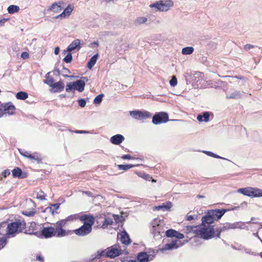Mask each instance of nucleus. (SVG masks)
Wrapping results in <instances>:
<instances>
[{
  "label": "nucleus",
  "mask_w": 262,
  "mask_h": 262,
  "mask_svg": "<svg viewBox=\"0 0 262 262\" xmlns=\"http://www.w3.org/2000/svg\"><path fill=\"white\" fill-rule=\"evenodd\" d=\"M154 257V255L148 254L146 252H140L137 256L139 262H148L152 260Z\"/></svg>",
  "instance_id": "obj_13"
},
{
  "label": "nucleus",
  "mask_w": 262,
  "mask_h": 262,
  "mask_svg": "<svg viewBox=\"0 0 262 262\" xmlns=\"http://www.w3.org/2000/svg\"><path fill=\"white\" fill-rule=\"evenodd\" d=\"M80 216L78 214H72L68 216L66 219L62 220V221H65V224H67L68 222H72L74 221H76L79 219H80Z\"/></svg>",
  "instance_id": "obj_38"
},
{
  "label": "nucleus",
  "mask_w": 262,
  "mask_h": 262,
  "mask_svg": "<svg viewBox=\"0 0 262 262\" xmlns=\"http://www.w3.org/2000/svg\"><path fill=\"white\" fill-rule=\"evenodd\" d=\"M50 72L46 74L45 76L46 79L43 80V82L49 86H50L54 82V79L50 77Z\"/></svg>",
  "instance_id": "obj_39"
},
{
  "label": "nucleus",
  "mask_w": 262,
  "mask_h": 262,
  "mask_svg": "<svg viewBox=\"0 0 262 262\" xmlns=\"http://www.w3.org/2000/svg\"><path fill=\"white\" fill-rule=\"evenodd\" d=\"M198 226H187L184 228V231L187 233H192L196 236Z\"/></svg>",
  "instance_id": "obj_32"
},
{
  "label": "nucleus",
  "mask_w": 262,
  "mask_h": 262,
  "mask_svg": "<svg viewBox=\"0 0 262 262\" xmlns=\"http://www.w3.org/2000/svg\"><path fill=\"white\" fill-rule=\"evenodd\" d=\"M2 237H0V250L3 248L7 243V235H1Z\"/></svg>",
  "instance_id": "obj_43"
},
{
  "label": "nucleus",
  "mask_w": 262,
  "mask_h": 262,
  "mask_svg": "<svg viewBox=\"0 0 262 262\" xmlns=\"http://www.w3.org/2000/svg\"><path fill=\"white\" fill-rule=\"evenodd\" d=\"M107 252V249H105L104 250L98 251L95 257L93 258V259H99L102 257H107V255L106 254Z\"/></svg>",
  "instance_id": "obj_34"
},
{
  "label": "nucleus",
  "mask_w": 262,
  "mask_h": 262,
  "mask_svg": "<svg viewBox=\"0 0 262 262\" xmlns=\"http://www.w3.org/2000/svg\"><path fill=\"white\" fill-rule=\"evenodd\" d=\"M92 230V228L83 224L79 228L76 229L74 232L79 236H85L91 233Z\"/></svg>",
  "instance_id": "obj_11"
},
{
  "label": "nucleus",
  "mask_w": 262,
  "mask_h": 262,
  "mask_svg": "<svg viewBox=\"0 0 262 262\" xmlns=\"http://www.w3.org/2000/svg\"><path fill=\"white\" fill-rule=\"evenodd\" d=\"M170 84L171 86H175L177 84V79L175 76H173L170 80Z\"/></svg>",
  "instance_id": "obj_51"
},
{
  "label": "nucleus",
  "mask_w": 262,
  "mask_h": 262,
  "mask_svg": "<svg viewBox=\"0 0 262 262\" xmlns=\"http://www.w3.org/2000/svg\"><path fill=\"white\" fill-rule=\"evenodd\" d=\"M252 187H248L244 188H240L237 190V192L245 195H247L252 198Z\"/></svg>",
  "instance_id": "obj_28"
},
{
  "label": "nucleus",
  "mask_w": 262,
  "mask_h": 262,
  "mask_svg": "<svg viewBox=\"0 0 262 262\" xmlns=\"http://www.w3.org/2000/svg\"><path fill=\"white\" fill-rule=\"evenodd\" d=\"M203 152L204 153H205V154H206L207 155H208V156H210L213 158H217V159H222L230 161L229 160H228L226 158L222 157L217 155H216L211 151L204 150V151H203Z\"/></svg>",
  "instance_id": "obj_44"
},
{
  "label": "nucleus",
  "mask_w": 262,
  "mask_h": 262,
  "mask_svg": "<svg viewBox=\"0 0 262 262\" xmlns=\"http://www.w3.org/2000/svg\"><path fill=\"white\" fill-rule=\"evenodd\" d=\"M4 116L2 105L0 106V118Z\"/></svg>",
  "instance_id": "obj_64"
},
{
  "label": "nucleus",
  "mask_w": 262,
  "mask_h": 262,
  "mask_svg": "<svg viewBox=\"0 0 262 262\" xmlns=\"http://www.w3.org/2000/svg\"><path fill=\"white\" fill-rule=\"evenodd\" d=\"M125 140L124 137L121 134H117L110 138V142L114 145H119Z\"/></svg>",
  "instance_id": "obj_19"
},
{
  "label": "nucleus",
  "mask_w": 262,
  "mask_h": 262,
  "mask_svg": "<svg viewBox=\"0 0 262 262\" xmlns=\"http://www.w3.org/2000/svg\"><path fill=\"white\" fill-rule=\"evenodd\" d=\"M121 158L123 160H129V159H133L134 158L131 156L130 155H124L121 157Z\"/></svg>",
  "instance_id": "obj_56"
},
{
  "label": "nucleus",
  "mask_w": 262,
  "mask_h": 262,
  "mask_svg": "<svg viewBox=\"0 0 262 262\" xmlns=\"http://www.w3.org/2000/svg\"><path fill=\"white\" fill-rule=\"evenodd\" d=\"M12 175L14 177L18 178H24L26 177L25 174H23L22 170L19 167H16L12 171Z\"/></svg>",
  "instance_id": "obj_27"
},
{
  "label": "nucleus",
  "mask_w": 262,
  "mask_h": 262,
  "mask_svg": "<svg viewBox=\"0 0 262 262\" xmlns=\"http://www.w3.org/2000/svg\"><path fill=\"white\" fill-rule=\"evenodd\" d=\"M150 224L151 227L150 230L154 236L157 239L161 238L165 230L167 229V227H165L164 221L157 218L155 219Z\"/></svg>",
  "instance_id": "obj_2"
},
{
  "label": "nucleus",
  "mask_w": 262,
  "mask_h": 262,
  "mask_svg": "<svg viewBox=\"0 0 262 262\" xmlns=\"http://www.w3.org/2000/svg\"><path fill=\"white\" fill-rule=\"evenodd\" d=\"M26 227V224L23 220H17L8 224L7 235L8 237H14L16 234L23 232Z\"/></svg>",
  "instance_id": "obj_1"
},
{
  "label": "nucleus",
  "mask_w": 262,
  "mask_h": 262,
  "mask_svg": "<svg viewBox=\"0 0 262 262\" xmlns=\"http://www.w3.org/2000/svg\"><path fill=\"white\" fill-rule=\"evenodd\" d=\"M143 178L146 180H148L149 181V180L150 179H151V178L149 176V175L147 174H145V173H144L143 174Z\"/></svg>",
  "instance_id": "obj_63"
},
{
  "label": "nucleus",
  "mask_w": 262,
  "mask_h": 262,
  "mask_svg": "<svg viewBox=\"0 0 262 262\" xmlns=\"http://www.w3.org/2000/svg\"><path fill=\"white\" fill-rule=\"evenodd\" d=\"M214 230L211 226H198L196 236L204 239H209L214 237Z\"/></svg>",
  "instance_id": "obj_4"
},
{
  "label": "nucleus",
  "mask_w": 262,
  "mask_h": 262,
  "mask_svg": "<svg viewBox=\"0 0 262 262\" xmlns=\"http://www.w3.org/2000/svg\"><path fill=\"white\" fill-rule=\"evenodd\" d=\"M80 40L78 39L74 40L67 48V49H76V48L80 49L81 47Z\"/></svg>",
  "instance_id": "obj_36"
},
{
  "label": "nucleus",
  "mask_w": 262,
  "mask_h": 262,
  "mask_svg": "<svg viewBox=\"0 0 262 262\" xmlns=\"http://www.w3.org/2000/svg\"><path fill=\"white\" fill-rule=\"evenodd\" d=\"M64 86L63 82L60 80L55 83L54 82L53 84L49 86L51 88L50 91L52 93H56L62 91L64 89Z\"/></svg>",
  "instance_id": "obj_14"
},
{
  "label": "nucleus",
  "mask_w": 262,
  "mask_h": 262,
  "mask_svg": "<svg viewBox=\"0 0 262 262\" xmlns=\"http://www.w3.org/2000/svg\"><path fill=\"white\" fill-rule=\"evenodd\" d=\"M75 84H74V82L68 83L67 84L66 88V91L67 92H69V91H71L73 89L75 90Z\"/></svg>",
  "instance_id": "obj_50"
},
{
  "label": "nucleus",
  "mask_w": 262,
  "mask_h": 262,
  "mask_svg": "<svg viewBox=\"0 0 262 262\" xmlns=\"http://www.w3.org/2000/svg\"><path fill=\"white\" fill-rule=\"evenodd\" d=\"M104 96V95L102 94H99L97 96L95 99H94L93 103L94 104H100L102 100V98Z\"/></svg>",
  "instance_id": "obj_48"
},
{
  "label": "nucleus",
  "mask_w": 262,
  "mask_h": 262,
  "mask_svg": "<svg viewBox=\"0 0 262 262\" xmlns=\"http://www.w3.org/2000/svg\"><path fill=\"white\" fill-rule=\"evenodd\" d=\"M193 50H182V53L183 55H190L191 54Z\"/></svg>",
  "instance_id": "obj_57"
},
{
  "label": "nucleus",
  "mask_w": 262,
  "mask_h": 262,
  "mask_svg": "<svg viewBox=\"0 0 262 262\" xmlns=\"http://www.w3.org/2000/svg\"><path fill=\"white\" fill-rule=\"evenodd\" d=\"M136 21L138 24H141L145 23L147 21V18L144 17H140L137 19Z\"/></svg>",
  "instance_id": "obj_53"
},
{
  "label": "nucleus",
  "mask_w": 262,
  "mask_h": 262,
  "mask_svg": "<svg viewBox=\"0 0 262 262\" xmlns=\"http://www.w3.org/2000/svg\"><path fill=\"white\" fill-rule=\"evenodd\" d=\"M54 229L53 227H45L42 230L41 233L46 238H49L54 235Z\"/></svg>",
  "instance_id": "obj_21"
},
{
  "label": "nucleus",
  "mask_w": 262,
  "mask_h": 262,
  "mask_svg": "<svg viewBox=\"0 0 262 262\" xmlns=\"http://www.w3.org/2000/svg\"><path fill=\"white\" fill-rule=\"evenodd\" d=\"M113 223V219L109 217H105L102 227L104 229L106 228L108 225H111Z\"/></svg>",
  "instance_id": "obj_40"
},
{
  "label": "nucleus",
  "mask_w": 262,
  "mask_h": 262,
  "mask_svg": "<svg viewBox=\"0 0 262 262\" xmlns=\"http://www.w3.org/2000/svg\"><path fill=\"white\" fill-rule=\"evenodd\" d=\"M89 47L91 48H96L98 47V43L97 41H94L91 43Z\"/></svg>",
  "instance_id": "obj_58"
},
{
  "label": "nucleus",
  "mask_w": 262,
  "mask_h": 262,
  "mask_svg": "<svg viewBox=\"0 0 262 262\" xmlns=\"http://www.w3.org/2000/svg\"><path fill=\"white\" fill-rule=\"evenodd\" d=\"M242 96V93L240 91H235L231 93L230 95L227 96L228 98L237 99L239 98Z\"/></svg>",
  "instance_id": "obj_46"
},
{
  "label": "nucleus",
  "mask_w": 262,
  "mask_h": 262,
  "mask_svg": "<svg viewBox=\"0 0 262 262\" xmlns=\"http://www.w3.org/2000/svg\"><path fill=\"white\" fill-rule=\"evenodd\" d=\"M19 153L25 157L29 158L31 160H38L39 159V156L37 153H34L33 155L29 154L27 151H23L19 149Z\"/></svg>",
  "instance_id": "obj_23"
},
{
  "label": "nucleus",
  "mask_w": 262,
  "mask_h": 262,
  "mask_svg": "<svg viewBox=\"0 0 262 262\" xmlns=\"http://www.w3.org/2000/svg\"><path fill=\"white\" fill-rule=\"evenodd\" d=\"M244 223L242 222H236L233 224H228L224 227L227 229H237V228H244Z\"/></svg>",
  "instance_id": "obj_26"
},
{
  "label": "nucleus",
  "mask_w": 262,
  "mask_h": 262,
  "mask_svg": "<svg viewBox=\"0 0 262 262\" xmlns=\"http://www.w3.org/2000/svg\"><path fill=\"white\" fill-rule=\"evenodd\" d=\"M193 76V72L190 70H187L184 74V77L185 78L186 83L187 84L191 83V78Z\"/></svg>",
  "instance_id": "obj_33"
},
{
  "label": "nucleus",
  "mask_w": 262,
  "mask_h": 262,
  "mask_svg": "<svg viewBox=\"0 0 262 262\" xmlns=\"http://www.w3.org/2000/svg\"><path fill=\"white\" fill-rule=\"evenodd\" d=\"M59 203H56L51 205L50 207H48L46 209V211L51 213L52 215H54L55 213H57L56 210L59 208Z\"/></svg>",
  "instance_id": "obj_30"
},
{
  "label": "nucleus",
  "mask_w": 262,
  "mask_h": 262,
  "mask_svg": "<svg viewBox=\"0 0 262 262\" xmlns=\"http://www.w3.org/2000/svg\"><path fill=\"white\" fill-rule=\"evenodd\" d=\"M74 132L77 134H88L89 133V132L85 131V130H75Z\"/></svg>",
  "instance_id": "obj_61"
},
{
  "label": "nucleus",
  "mask_w": 262,
  "mask_h": 262,
  "mask_svg": "<svg viewBox=\"0 0 262 262\" xmlns=\"http://www.w3.org/2000/svg\"><path fill=\"white\" fill-rule=\"evenodd\" d=\"M78 104L80 107H83L86 105V101L84 99H80L78 100Z\"/></svg>",
  "instance_id": "obj_54"
},
{
  "label": "nucleus",
  "mask_w": 262,
  "mask_h": 262,
  "mask_svg": "<svg viewBox=\"0 0 262 262\" xmlns=\"http://www.w3.org/2000/svg\"><path fill=\"white\" fill-rule=\"evenodd\" d=\"M203 78L204 75L202 73L200 72H193V76L191 78L190 84H191L194 88H199Z\"/></svg>",
  "instance_id": "obj_10"
},
{
  "label": "nucleus",
  "mask_w": 262,
  "mask_h": 262,
  "mask_svg": "<svg viewBox=\"0 0 262 262\" xmlns=\"http://www.w3.org/2000/svg\"><path fill=\"white\" fill-rule=\"evenodd\" d=\"M134 166L135 165L132 164L118 165V168L120 170H127Z\"/></svg>",
  "instance_id": "obj_45"
},
{
  "label": "nucleus",
  "mask_w": 262,
  "mask_h": 262,
  "mask_svg": "<svg viewBox=\"0 0 262 262\" xmlns=\"http://www.w3.org/2000/svg\"><path fill=\"white\" fill-rule=\"evenodd\" d=\"M174 237H176L177 239L172 240L165 244L162 248L160 249V250L162 252H164L167 250L176 249L183 245L184 244L181 241L179 240L184 237V236L182 233H181L176 231Z\"/></svg>",
  "instance_id": "obj_3"
},
{
  "label": "nucleus",
  "mask_w": 262,
  "mask_h": 262,
  "mask_svg": "<svg viewBox=\"0 0 262 262\" xmlns=\"http://www.w3.org/2000/svg\"><path fill=\"white\" fill-rule=\"evenodd\" d=\"M129 115L132 117L136 120H143L150 118L152 116V114L147 111L135 110L129 112Z\"/></svg>",
  "instance_id": "obj_7"
},
{
  "label": "nucleus",
  "mask_w": 262,
  "mask_h": 262,
  "mask_svg": "<svg viewBox=\"0 0 262 262\" xmlns=\"http://www.w3.org/2000/svg\"><path fill=\"white\" fill-rule=\"evenodd\" d=\"M72 50H63L62 54L65 56L63 60L66 63H70L72 60V55L70 51Z\"/></svg>",
  "instance_id": "obj_29"
},
{
  "label": "nucleus",
  "mask_w": 262,
  "mask_h": 262,
  "mask_svg": "<svg viewBox=\"0 0 262 262\" xmlns=\"http://www.w3.org/2000/svg\"><path fill=\"white\" fill-rule=\"evenodd\" d=\"M107 257L113 258L122 254V250L119 245H115L106 248Z\"/></svg>",
  "instance_id": "obj_9"
},
{
  "label": "nucleus",
  "mask_w": 262,
  "mask_h": 262,
  "mask_svg": "<svg viewBox=\"0 0 262 262\" xmlns=\"http://www.w3.org/2000/svg\"><path fill=\"white\" fill-rule=\"evenodd\" d=\"M36 198L41 201L46 200V195L45 193L42 191L40 190L37 192Z\"/></svg>",
  "instance_id": "obj_47"
},
{
  "label": "nucleus",
  "mask_w": 262,
  "mask_h": 262,
  "mask_svg": "<svg viewBox=\"0 0 262 262\" xmlns=\"http://www.w3.org/2000/svg\"><path fill=\"white\" fill-rule=\"evenodd\" d=\"M210 113L205 112L203 113L202 114H200L197 116V119L200 122H207L209 120Z\"/></svg>",
  "instance_id": "obj_24"
},
{
  "label": "nucleus",
  "mask_w": 262,
  "mask_h": 262,
  "mask_svg": "<svg viewBox=\"0 0 262 262\" xmlns=\"http://www.w3.org/2000/svg\"><path fill=\"white\" fill-rule=\"evenodd\" d=\"M173 6V2L171 0H161L150 5V8H156L160 11H167Z\"/></svg>",
  "instance_id": "obj_5"
},
{
  "label": "nucleus",
  "mask_w": 262,
  "mask_h": 262,
  "mask_svg": "<svg viewBox=\"0 0 262 262\" xmlns=\"http://www.w3.org/2000/svg\"><path fill=\"white\" fill-rule=\"evenodd\" d=\"M169 120L168 115L165 112H159L152 117V122L155 125L167 122Z\"/></svg>",
  "instance_id": "obj_8"
},
{
  "label": "nucleus",
  "mask_w": 262,
  "mask_h": 262,
  "mask_svg": "<svg viewBox=\"0 0 262 262\" xmlns=\"http://www.w3.org/2000/svg\"><path fill=\"white\" fill-rule=\"evenodd\" d=\"M8 12L10 14H13L15 12H17L19 10L18 6L16 5H10L7 9Z\"/></svg>",
  "instance_id": "obj_42"
},
{
  "label": "nucleus",
  "mask_w": 262,
  "mask_h": 262,
  "mask_svg": "<svg viewBox=\"0 0 262 262\" xmlns=\"http://www.w3.org/2000/svg\"><path fill=\"white\" fill-rule=\"evenodd\" d=\"M172 207V204L170 202H167L166 204H163L161 205H159L158 206H155L154 207V210H162L163 211H169Z\"/></svg>",
  "instance_id": "obj_22"
},
{
  "label": "nucleus",
  "mask_w": 262,
  "mask_h": 262,
  "mask_svg": "<svg viewBox=\"0 0 262 262\" xmlns=\"http://www.w3.org/2000/svg\"><path fill=\"white\" fill-rule=\"evenodd\" d=\"M99 57L98 54L94 55L88 61L87 67L89 69H91L95 64L98 58Z\"/></svg>",
  "instance_id": "obj_31"
},
{
  "label": "nucleus",
  "mask_w": 262,
  "mask_h": 262,
  "mask_svg": "<svg viewBox=\"0 0 262 262\" xmlns=\"http://www.w3.org/2000/svg\"><path fill=\"white\" fill-rule=\"evenodd\" d=\"M21 57L23 59H27L29 57V53L27 52H24L21 53Z\"/></svg>",
  "instance_id": "obj_59"
},
{
  "label": "nucleus",
  "mask_w": 262,
  "mask_h": 262,
  "mask_svg": "<svg viewBox=\"0 0 262 262\" xmlns=\"http://www.w3.org/2000/svg\"><path fill=\"white\" fill-rule=\"evenodd\" d=\"M29 228L30 229H31L32 231L36 230L37 226L36 223L34 222L30 223Z\"/></svg>",
  "instance_id": "obj_55"
},
{
  "label": "nucleus",
  "mask_w": 262,
  "mask_h": 262,
  "mask_svg": "<svg viewBox=\"0 0 262 262\" xmlns=\"http://www.w3.org/2000/svg\"><path fill=\"white\" fill-rule=\"evenodd\" d=\"M202 221L203 224H210L213 223L214 220L212 219L209 212H208L206 215L202 217Z\"/></svg>",
  "instance_id": "obj_37"
},
{
  "label": "nucleus",
  "mask_w": 262,
  "mask_h": 262,
  "mask_svg": "<svg viewBox=\"0 0 262 262\" xmlns=\"http://www.w3.org/2000/svg\"><path fill=\"white\" fill-rule=\"evenodd\" d=\"M226 210L222 209H215L214 210H211L209 211V213L211 216L212 219L214 221L218 220L220 219L222 216L225 213Z\"/></svg>",
  "instance_id": "obj_15"
},
{
  "label": "nucleus",
  "mask_w": 262,
  "mask_h": 262,
  "mask_svg": "<svg viewBox=\"0 0 262 262\" xmlns=\"http://www.w3.org/2000/svg\"><path fill=\"white\" fill-rule=\"evenodd\" d=\"M63 7L64 3L63 2H56L51 5L48 10L57 13L60 12L63 8Z\"/></svg>",
  "instance_id": "obj_16"
},
{
  "label": "nucleus",
  "mask_w": 262,
  "mask_h": 262,
  "mask_svg": "<svg viewBox=\"0 0 262 262\" xmlns=\"http://www.w3.org/2000/svg\"><path fill=\"white\" fill-rule=\"evenodd\" d=\"M28 94L25 92H18L16 95V98L19 100H24L28 98Z\"/></svg>",
  "instance_id": "obj_41"
},
{
  "label": "nucleus",
  "mask_w": 262,
  "mask_h": 262,
  "mask_svg": "<svg viewBox=\"0 0 262 262\" xmlns=\"http://www.w3.org/2000/svg\"><path fill=\"white\" fill-rule=\"evenodd\" d=\"M252 198H257L262 196V189L258 188L252 187Z\"/></svg>",
  "instance_id": "obj_35"
},
{
  "label": "nucleus",
  "mask_w": 262,
  "mask_h": 262,
  "mask_svg": "<svg viewBox=\"0 0 262 262\" xmlns=\"http://www.w3.org/2000/svg\"><path fill=\"white\" fill-rule=\"evenodd\" d=\"M8 20V18L0 19V27L3 26L5 24V23Z\"/></svg>",
  "instance_id": "obj_60"
},
{
  "label": "nucleus",
  "mask_w": 262,
  "mask_h": 262,
  "mask_svg": "<svg viewBox=\"0 0 262 262\" xmlns=\"http://www.w3.org/2000/svg\"><path fill=\"white\" fill-rule=\"evenodd\" d=\"M75 85V89H76L79 92H82L84 89V86L85 84V81L79 79L74 82Z\"/></svg>",
  "instance_id": "obj_25"
},
{
  "label": "nucleus",
  "mask_w": 262,
  "mask_h": 262,
  "mask_svg": "<svg viewBox=\"0 0 262 262\" xmlns=\"http://www.w3.org/2000/svg\"><path fill=\"white\" fill-rule=\"evenodd\" d=\"M65 221L62 220L57 222L54 224L53 228L54 229V235L58 237H63L69 234L68 231L63 229L66 225Z\"/></svg>",
  "instance_id": "obj_6"
},
{
  "label": "nucleus",
  "mask_w": 262,
  "mask_h": 262,
  "mask_svg": "<svg viewBox=\"0 0 262 262\" xmlns=\"http://www.w3.org/2000/svg\"><path fill=\"white\" fill-rule=\"evenodd\" d=\"M2 107L3 109L4 114L5 115H12L15 113V106L11 104H3Z\"/></svg>",
  "instance_id": "obj_12"
},
{
  "label": "nucleus",
  "mask_w": 262,
  "mask_h": 262,
  "mask_svg": "<svg viewBox=\"0 0 262 262\" xmlns=\"http://www.w3.org/2000/svg\"><path fill=\"white\" fill-rule=\"evenodd\" d=\"M10 174V171L9 170H5L3 172V175L4 177H7Z\"/></svg>",
  "instance_id": "obj_62"
},
{
  "label": "nucleus",
  "mask_w": 262,
  "mask_h": 262,
  "mask_svg": "<svg viewBox=\"0 0 262 262\" xmlns=\"http://www.w3.org/2000/svg\"><path fill=\"white\" fill-rule=\"evenodd\" d=\"M81 221H83V224L92 228L94 224V217L92 215H84L80 217Z\"/></svg>",
  "instance_id": "obj_17"
},
{
  "label": "nucleus",
  "mask_w": 262,
  "mask_h": 262,
  "mask_svg": "<svg viewBox=\"0 0 262 262\" xmlns=\"http://www.w3.org/2000/svg\"><path fill=\"white\" fill-rule=\"evenodd\" d=\"M118 237L120 238L121 243L125 245H129L131 242L129 235L125 231L121 232Z\"/></svg>",
  "instance_id": "obj_20"
},
{
  "label": "nucleus",
  "mask_w": 262,
  "mask_h": 262,
  "mask_svg": "<svg viewBox=\"0 0 262 262\" xmlns=\"http://www.w3.org/2000/svg\"><path fill=\"white\" fill-rule=\"evenodd\" d=\"M176 230L173 229H169L165 231V235L167 237H174V235L176 234Z\"/></svg>",
  "instance_id": "obj_49"
},
{
  "label": "nucleus",
  "mask_w": 262,
  "mask_h": 262,
  "mask_svg": "<svg viewBox=\"0 0 262 262\" xmlns=\"http://www.w3.org/2000/svg\"><path fill=\"white\" fill-rule=\"evenodd\" d=\"M63 70H64V73L62 74V76L64 77H71V78L73 77V76H69L68 75V73H71L70 71L68 69L63 68Z\"/></svg>",
  "instance_id": "obj_52"
},
{
  "label": "nucleus",
  "mask_w": 262,
  "mask_h": 262,
  "mask_svg": "<svg viewBox=\"0 0 262 262\" xmlns=\"http://www.w3.org/2000/svg\"><path fill=\"white\" fill-rule=\"evenodd\" d=\"M73 9H74V6L72 5H69L67 6V8H66L64 9L63 11L61 14H60L58 16H56L55 18H60L61 19L62 18H64L66 17L69 16L70 15L71 12L73 10Z\"/></svg>",
  "instance_id": "obj_18"
}]
</instances>
